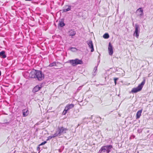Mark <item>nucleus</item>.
<instances>
[{"mask_svg":"<svg viewBox=\"0 0 153 153\" xmlns=\"http://www.w3.org/2000/svg\"><path fill=\"white\" fill-rule=\"evenodd\" d=\"M29 76L31 78H35L39 81L43 80L45 77L44 74L42 71L34 69L30 71Z\"/></svg>","mask_w":153,"mask_h":153,"instance_id":"nucleus-1","label":"nucleus"},{"mask_svg":"<svg viewBox=\"0 0 153 153\" xmlns=\"http://www.w3.org/2000/svg\"><path fill=\"white\" fill-rule=\"evenodd\" d=\"M112 148L111 145H109L102 147L99 151V153L105 152L109 153Z\"/></svg>","mask_w":153,"mask_h":153,"instance_id":"nucleus-2","label":"nucleus"},{"mask_svg":"<svg viewBox=\"0 0 153 153\" xmlns=\"http://www.w3.org/2000/svg\"><path fill=\"white\" fill-rule=\"evenodd\" d=\"M145 79H144L141 83L137 88H133L131 91V92L135 93L141 91L145 83Z\"/></svg>","mask_w":153,"mask_h":153,"instance_id":"nucleus-3","label":"nucleus"},{"mask_svg":"<svg viewBox=\"0 0 153 153\" xmlns=\"http://www.w3.org/2000/svg\"><path fill=\"white\" fill-rule=\"evenodd\" d=\"M67 62L70 63L73 66H75L79 64L82 65L83 62L81 59H72L68 60Z\"/></svg>","mask_w":153,"mask_h":153,"instance_id":"nucleus-4","label":"nucleus"},{"mask_svg":"<svg viewBox=\"0 0 153 153\" xmlns=\"http://www.w3.org/2000/svg\"><path fill=\"white\" fill-rule=\"evenodd\" d=\"M67 130L68 129L67 128H65L63 127H60L58 126L56 132L59 136L61 134L66 133Z\"/></svg>","mask_w":153,"mask_h":153,"instance_id":"nucleus-5","label":"nucleus"},{"mask_svg":"<svg viewBox=\"0 0 153 153\" xmlns=\"http://www.w3.org/2000/svg\"><path fill=\"white\" fill-rule=\"evenodd\" d=\"M140 33V27L137 24L135 25V30L134 33V35L138 38Z\"/></svg>","mask_w":153,"mask_h":153,"instance_id":"nucleus-6","label":"nucleus"},{"mask_svg":"<svg viewBox=\"0 0 153 153\" xmlns=\"http://www.w3.org/2000/svg\"><path fill=\"white\" fill-rule=\"evenodd\" d=\"M86 42L88 45L89 48L91 49V52H93L94 51V48L93 44L92 41L91 40H88L87 41H86Z\"/></svg>","mask_w":153,"mask_h":153,"instance_id":"nucleus-7","label":"nucleus"},{"mask_svg":"<svg viewBox=\"0 0 153 153\" xmlns=\"http://www.w3.org/2000/svg\"><path fill=\"white\" fill-rule=\"evenodd\" d=\"M108 51L109 55H112L113 53V47L110 42L109 43L108 46Z\"/></svg>","mask_w":153,"mask_h":153,"instance_id":"nucleus-8","label":"nucleus"},{"mask_svg":"<svg viewBox=\"0 0 153 153\" xmlns=\"http://www.w3.org/2000/svg\"><path fill=\"white\" fill-rule=\"evenodd\" d=\"M41 86H39V85H37L32 90V92L35 93L36 92L38 91L41 88Z\"/></svg>","mask_w":153,"mask_h":153,"instance_id":"nucleus-9","label":"nucleus"},{"mask_svg":"<svg viewBox=\"0 0 153 153\" xmlns=\"http://www.w3.org/2000/svg\"><path fill=\"white\" fill-rule=\"evenodd\" d=\"M74 105L73 104H68L65 107V108L68 111L70 109L74 107Z\"/></svg>","mask_w":153,"mask_h":153,"instance_id":"nucleus-10","label":"nucleus"},{"mask_svg":"<svg viewBox=\"0 0 153 153\" xmlns=\"http://www.w3.org/2000/svg\"><path fill=\"white\" fill-rule=\"evenodd\" d=\"M22 111L23 116V117H26L27 116L29 113V111L26 109L23 110Z\"/></svg>","mask_w":153,"mask_h":153,"instance_id":"nucleus-11","label":"nucleus"},{"mask_svg":"<svg viewBox=\"0 0 153 153\" xmlns=\"http://www.w3.org/2000/svg\"><path fill=\"white\" fill-rule=\"evenodd\" d=\"M6 55L5 54V52L4 51L0 52V57L4 59L6 57Z\"/></svg>","mask_w":153,"mask_h":153,"instance_id":"nucleus-12","label":"nucleus"},{"mask_svg":"<svg viewBox=\"0 0 153 153\" xmlns=\"http://www.w3.org/2000/svg\"><path fill=\"white\" fill-rule=\"evenodd\" d=\"M68 33L70 36H73L76 34V32L74 30L71 29L69 30Z\"/></svg>","mask_w":153,"mask_h":153,"instance_id":"nucleus-13","label":"nucleus"},{"mask_svg":"<svg viewBox=\"0 0 153 153\" xmlns=\"http://www.w3.org/2000/svg\"><path fill=\"white\" fill-rule=\"evenodd\" d=\"M143 111V109H141L137 112L136 114V119H138L140 118V116H141V113Z\"/></svg>","mask_w":153,"mask_h":153,"instance_id":"nucleus-14","label":"nucleus"},{"mask_svg":"<svg viewBox=\"0 0 153 153\" xmlns=\"http://www.w3.org/2000/svg\"><path fill=\"white\" fill-rule=\"evenodd\" d=\"M65 25V23L64 22L63 20L62 19H61L59 22L58 26L61 27H62Z\"/></svg>","mask_w":153,"mask_h":153,"instance_id":"nucleus-15","label":"nucleus"},{"mask_svg":"<svg viewBox=\"0 0 153 153\" xmlns=\"http://www.w3.org/2000/svg\"><path fill=\"white\" fill-rule=\"evenodd\" d=\"M137 12H139L140 13L139 15L140 16H143V11L142 8H139L137 10Z\"/></svg>","mask_w":153,"mask_h":153,"instance_id":"nucleus-16","label":"nucleus"},{"mask_svg":"<svg viewBox=\"0 0 153 153\" xmlns=\"http://www.w3.org/2000/svg\"><path fill=\"white\" fill-rule=\"evenodd\" d=\"M101 120V118L100 117H96L95 120H94V121H95V123H101V122L100 121V120Z\"/></svg>","mask_w":153,"mask_h":153,"instance_id":"nucleus-17","label":"nucleus"},{"mask_svg":"<svg viewBox=\"0 0 153 153\" xmlns=\"http://www.w3.org/2000/svg\"><path fill=\"white\" fill-rule=\"evenodd\" d=\"M103 37L105 39H107L109 37V36L108 33H105L103 36Z\"/></svg>","mask_w":153,"mask_h":153,"instance_id":"nucleus-18","label":"nucleus"},{"mask_svg":"<svg viewBox=\"0 0 153 153\" xmlns=\"http://www.w3.org/2000/svg\"><path fill=\"white\" fill-rule=\"evenodd\" d=\"M71 7H69L67 8V9H65L63 10V11L64 12H67V11H68L71 10Z\"/></svg>","mask_w":153,"mask_h":153,"instance_id":"nucleus-19","label":"nucleus"},{"mask_svg":"<svg viewBox=\"0 0 153 153\" xmlns=\"http://www.w3.org/2000/svg\"><path fill=\"white\" fill-rule=\"evenodd\" d=\"M51 136V137H52V138H54V137H59V135L57 134V132L56 131V132L53 135Z\"/></svg>","mask_w":153,"mask_h":153,"instance_id":"nucleus-20","label":"nucleus"},{"mask_svg":"<svg viewBox=\"0 0 153 153\" xmlns=\"http://www.w3.org/2000/svg\"><path fill=\"white\" fill-rule=\"evenodd\" d=\"M68 111L65 108L64 110L62 112V114L64 115L66 114Z\"/></svg>","mask_w":153,"mask_h":153,"instance_id":"nucleus-21","label":"nucleus"},{"mask_svg":"<svg viewBox=\"0 0 153 153\" xmlns=\"http://www.w3.org/2000/svg\"><path fill=\"white\" fill-rule=\"evenodd\" d=\"M56 63L55 62H53L51 63L49 65V67H53L54 66L56 65Z\"/></svg>","mask_w":153,"mask_h":153,"instance_id":"nucleus-22","label":"nucleus"},{"mask_svg":"<svg viewBox=\"0 0 153 153\" xmlns=\"http://www.w3.org/2000/svg\"><path fill=\"white\" fill-rule=\"evenodd\" d=\"M119 78H114V82L115 83V85H116L117 84V81L118 80Z\"/></svg>","mask_w":153,"mask_h":153,"instance_id":"nucleus-23","label":"nucleus"},{"mask_svg":"<svg viewBox=\"0 0 153 153\" xmlns=\"http://www.w3.org/2000/svg\"><path fill=\"white\" fill-rule=\"evenodd\" d=\"M70 48V50L73 51H75L76 50V48H75L71 47Z\"/></svg>","mask_w":153,"mask_h":153,"instance_id":"nucleus-24","label":"nucleus"},{"mask_svg":"<svg viewBox=\"0 0 153 153\" xmlns=\"http://www.w3.org/2000/svg\"><path fill=\"white\" fill-rule=\"evenodd\" d=\"M97 66H95L94 67V71L95 70V71L94 73L93 74V75H94V76H95L96 75V73H95V71L97 70Z\"/></svg>","mask_w":153,"mask_h":153,"instance_id":"nucleus-25","label":"nucleus"},{"mask_svg":"<svg viewBox=\"0 0 153 153\" xmlns=\"http://www.w3.org/2000/svg\"><path fill=\"white\" fill-rule=\"evenodd\" d=\"M47 141H45L42 143L40 144L39 145V146H42V145H44L45 144V143H47Z\"/></svg>","mask_w":153,"mask_h":153,"instance_id":"nucleus-26","label":"nucleus"},{"mask_svg":"<svg viewBox=\"0 0 153 153\" xmlns=\"http://www.w3.org/2000/svg\"><path fill=\"white\" fill-rule=\"evenodd\" d=\"M52 138V137L51 136H49L48 137V138L47 139V141H48V140H50Z\"/></svg>","mask_w":153,"mask_h":153,"instance_id":"nucleus-27","label":"nucleus"},{"mask_svg":"<svg viewBox=\"0 0 153 153\" xmlns=\"http://www.w3.org/2000/svg\"><path fill=\"white\" fill-rule=\"evenodd\" d=\"M39 146H39H39L37 147V150L39 151V152L41 151L40 150V147H39Z\"/></svg>","mask_w":153,"mask_h":153,"instance_id":"nucleus-28","label":"nucleus"},{"mask_svg":"<svg viewBox=\"0 0 153 153\" xmlns=\"http://www.w3.org/2000/svg\"><path fill=\"white\" fill-rule=\"evenodd\" d=\"M59 152H61V150L60 149H59Z\"/></svg>","mask_w":153,"mask_h":153,"instance_id":"nucleus-29","label":"nucleus"},{"mask_svg":"<svg viewBox=\"0 0 153 153\" xmlns=\"http://www.w3.org/2000/svg\"><path fill=\"white\" fill-rule=\"evenodd\" d=\"M92 122H93V123H95V121H94V120Z\"/></svg>","mask_w":153,"mask_h":153,"instance_id":"nucleus-30","label":"nucleus"},{"mask_svg":"<svg viewBox=\"0 0 153 153\" xmlns=\"http://www.w3.org/2000/svg\"><path fill=\"white\" fill-rule=\"evenodd\" d=\"M85 118H84V120H84H84H85Z\"/></svg>","mask_w":153,"mask_h":153,"instance_id":"nucleus-31","label":"nucleus"}]
</instances>
